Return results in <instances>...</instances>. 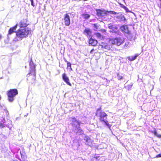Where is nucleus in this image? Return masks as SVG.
Masks as SVG:
<instances>
[{"label":"nucleus","instance_id":"nucleus-1","mask_svg":"<svg viewBox=\"0 0 161 161\" xmlns=\"http://www.w3.org/2000/svg\"><path fill=\"white\" fill-rule=\"evenodd\" d=\"M31 31V30L30 29L20 28L15 32L16 36L14 38L13 41L16 42L22 40L23 38L27 37Z\"/></svg>","mask_w":161,"mask_h":161},{"label":"nucleus","instance_id":"nucleus-2","mask_svg":"<svg viewBox=\"0 0 161 161\" xmlns=\"http://www.w3.org/2000/svg\"><path fill=\"white\" fill-rule=\"evenodd\" d=\"M100 108L97 109V112L96 113V116L99 117V119L100 122H104L105 124L107 126L109 129L110 128L111 125H110L106 120L108 115L104 111H102L98 112V111L101 110Z\"/></svg>","mask_w":161,"mask_h":161},{"label":"nucleus","instance_id":"nucleus-3","mask_svg":"<svg viewBox=\"0 0 161 161\" xmlns=\"http://www.w3.org/2000/svg\"><path fill=\"white\" fill-rule=\"evenodd\" d=\"M125 39L121 37H116L114 38H109L108 40L111 45H116L119 46L124 44L125 42Z\"/></svg>","mask_w":161,"mask_h":161},{"label":"nucleus","instance_id":"nucleus-4","mask_svg":"<svg viewBox=\"0 0 161 161\" xmlns=\"http://www.w3.org/2000/svg\"><path fill=\"white\" fill-rule=\"evenodd\" d=\"M18 93V92L16 89H10L7 92V93L8 101L11 102H13L14 100V97Z\"/></svg>","mask_w":161,"mask_h":161},{"label":"nucleus","instance_id":"nucleus-5","mask_svg":"<svg viewBox=\"0 0 161 161\" xmlns=\"http://www.w3.org/2000/svg\"><path fill=\"white\" fill-rule=\"evenodd\" d=\"M27 80L29 83L31 84H35L36 82V70L34 71H30L27 75Z\"/></svg>","mask_w":161,"mask_h":161},{"label":"nucleus","instance_id":"nucleus-6","mask_svg":"<svg viewBox=\"0 0 161 161\" xmlns=\"http://www.w3.org/2000/svg\"><path fill=\"white\" fill-rule=\"evenodd\" d=\"M101 47V48L108 50H111L112 51L116 50V48L113 47L111 45H109L106 43L102 42L99 45Z\"/></svg>","mask_w":161,"mask_h":161},{"label":"nucleus","instance_id":"nucleus-7","mask_svg":"<svg viewBox=\"0 0 161 161\" xmlns=\"http://www.w3.org/2000/svg\"><path fill=\"white\" fill-rule=\"evenodd\" d=\"M71 119H72L71 125L72 127L75 130L78 129L80 128V123L77 121L75 117H72Z\"/></svg>","mask_w":161,"mask_h":161},{"label":"nucleus","instance_id":"nucleus-8","mask_svg":"<svg viewBox=\"0 0 161 161\" xmlns=\"http://www.w3.org/2000/svg\"><path fill=\"white\" fill-rule=\"evenodd\" d=\"M29 25L28 23V19H22L19 23V25L20 28H25L27 27Z\"/></svg>","mask_w":161,"mask_h":161},{"label":"nucleus","instance_id":"nucleus-9","mask_svg":"<svg viewBox=\"0 0 161 161\" xmlns=\"http://www.w3.org/2000/svg\"><path fill=\"white\" fill-rule=\"evenodd\" d=\"M64 25L67 26L69 25L70 24V19L68 14H66L64 15Z\"/></svg>","mask_w":161,"mask_h":161},{"label":"nucleus","instance_id":"nucleus-10","mask_svg":"<svg viewBox=\"0 0 161 161\" xmlns=\"http://www.w3.org/2000/svg\"><path fill=\"white\" fill-rule=\"evenodd\" d=\"M97 15L99 17H103L105 16H107V12L104 10L97 9Z\"/></svg>","mask_w":161,"mask_h":161},{"label":"nucleus","instance_id":"nucleus-11","mask_svg":"<svg viewBox=\"0 0 161 161\" xmlns=\"http://www.w3.org/2000/svg\"><path fill=\"white\" fill-rule=\"evenodd\" d=\"M62 77L63 80L68 85L71 86L72 85L69 82V80L68 77L67 76L65 73H63L62 75Z\"/></svg>","mask_w":161,"mask_h":161},{"label":"nucleus","instance_id":"nucleus-12","mask_svg":"<svg viewBox=\"0 0 161 161\" xmlns=\"http://www.w3.org/2000/svg\"><path fill=\"white\" fill-rule=\"evenodd\" d=\"M98 42L97 40L91 37L88 41V43L89 45L95 47L97 45Z\"/></svg>","mask_w":161,"mask_h":161},{"label":"nucleus","instance_id":"nucleus-13","mask_svg":"<svg viewBox=\"0 0 161 161\" xmlns=\"http://www.w3.org/2000/svg\"><path fill=\"white\" fill-rule=\"evenodd\" d=\"M120 29L122 32H125L128 34L130 33V31L129 30L127 25H124L120 27Z\"/></svg>","mask_w":161,"mask_h":161},{"label":"nucleus","instance_id":"nucleus-14","mask_svg":"<svg viewBox=\"0 0 161 161\" xmlns=\"http://www.w3.org/2000/svg\"><path fill=\"white\" fill-rule=\"evenodd\" d=\"M17 26L18 24H16L14 26L10 28L8 31V35H11L14 32L15 33L17 31L16 30Z\"/></svg>","mask_w":161,"mask_h":161},{"label":"nucleus","instance_id":"nucleus-15","mask_svg":"<svg viewBox=\"0 0 161 161\" xmlns=\"http://www.w3.org/2000/svg\"><path fill=\"white\" fill-rule=\"evenodd\" d=\"M29 66H30V71H34L35 70H36V65L34 64L31 58H30V61L29 62Z\"/></svg>","mask_w":161,"mask_h":161},{"label":"nucleus","instance_id":"nucleus-16","mask_svg":"<svg viewBox=\"0 0 161 161\" xmlns=\"http://www.w3.org/2000/svg\"><path fill=\"white\" fill-rule=\"evenodd\" d=\"M83 33L89 37L91 36L92 32L89 29L86 28L84 31Z\"/></svg>","mask_w":161,"mask_h":161},{"label":"nucleus","instance_id":"nucleus-17","mask_svg":"<svg viewBox=\"0 0 161 161\" xmlns=\"http://www.w3.org/2000/svg\"><path fill=\"white\" fill-rule=\"evenodd\" d=\"M99 157V155L95 154L94 156L90 157L89 161H98L99 159H98Z\"/></svg>","mask_w":161,"mask_h":161},{"label":"nucleus","instance_id":"nucleus-18","mask_svg":"<svg viewBox=\"0 0 161 161\" xmlns=\"http://www.w3.org/2000/svg\"><path fill=\"white\" fill-rule=\"evenodd\" d=\"M95 35L98 39L100 40H104L105 39V36L101 35L100 33H96Z\"/></svg>","mask_w":161,"mask_h":161},{"label":"nucleus","instance_id":"nucleus-19","mask_svg":"<svg viewBox=\"0 0 161 161\" xmlns=\"http://www.w3.org/2000/svg\"><path fill=\"white\" fill-rule=\"evenodd\" d=\"M64 61L67 63V69H69L70 71H72L73 70V69L71 67V64L66 59H64Z\"/></svg>","mask_w":161,"mask_h":161},{"label":"nucleus","instance_id":"nucleus-20","mask_svg":"<svg viewBox=\"0 0 161 161\" xmlns=\"http://www.w3.org/2000/svg\"><path fill=\"white\" fill-rule=\"evenodd\" d=\"M108 28L110 29H111L113 30H117L118 27L116 25H113L111 24H110L108 25Z\"/></svg>","mask_w":161,"mask_h":161},{"label":"nucleus","instance_id":"nucleus-21","mask_svg":"<svg viewBox=\"0 0 161 161\" xmlns=\"http://www.w3.org/2000/svg\"><path fill=\"white\" fill-rule=\"evenodd\" d=\"M151 132L153 133L154 135L158 138H160L161 137V135L158 134L156 130L155 129H154L153 131H152Z\"/></svg>","mask_w":161,"mask_h":161},{"label":"nucleus","instance_id":"nucleus-22","mask_svg":"<svg viewBox=\"0 0 161 161\" xmlns=\"http://www.w3.org/2000/svg\"><path fill=\"white\" fill-rule=\"evenodd\" d=\"M138 56L137 54H136L134 56H131V57H127L128 59L130 61H133L135 60L136 58V57Z\"/></svg>","mask_w":161,"mask_h":161},{"label":"nucleus","instance_id":"nucleus-23","mask_svg":"<svg viewBox=\"0 0 161 161\" xmlns=\"http://www.w3.org/2000/svg\"><path fill=\"white\" fill-rule=\"evenodd\" d=\"M82 16L85 19H87L90 17V15L87 14H81Z\"/></svg>","mask_w":161,"mask_h":161},{"label":"nucleus","instance_id":"nucleus-24","mask_svg":"<svg viewBox=\"0 0 161 161\" xmlns=\"http://www.w3.org/2000/svg\"><path fill=\"white\" fill-rule=\"evenodd\" d=\"M121 7L122 8H124V9H125V11L126 12H130V11L129 10L128 8L126 7L125 6L121 4Z\"/></svg>","mask_w":161,"mask_h":161},{"label":"nucleus","instance_id":"nucleus-25","mask_svg":"<svg viewBox=\"0 0 161 161\" xmlns=\"http://www.w3.org/2000/svg\"><path fill=\"white\" fill-rule=\"evenodd\" d=\"M20 153L21 155V156L22 158H24L25 157H26V156H25V153L24 152V151H22L20 152Z\"/></svg>","mask_w":161,"mask_h":161},{"label":"nucleus","instance_id":"nucleus-26","mask_svg":"<svg viewBox=\"0 0 161 161\" xmlns=\"http://www.w3.org/2000/svg\"><path fill=\"white\" fill-rule=\"evenodd\" d=\"M107 16L108 15L109 13L111 14H116V13L114 11H107Z\"/></svg>","mask_w":161,"mask_h":161},{"label":"nucleus","instance_id":"nucleus-27","mask_svg":"<svg viewBox=\"0 0 161 161\" xmlns=\"http://www.w3.org/2000/svg\"><path fill=\"white\" fill-rule=\"evenodd\" d=\"M5 126V125L4 124V123H2L1 122H0V128H4Z\"/></svg>","mask_w":161,"mask_h":161},{"label":"nucleus","instance_id":"nucleus-28","mask_svg":"<svg viewBox=\"0 0 161 161\" xmlns=\"http://www.w3.org/2000/svg\"><path fill=\"white\" fill-rule=\"evenodd\" d=\"M95 49L94 48H92L90 51V53L92 54H94L95 53H94V52L95 51Z\"/></svg>","mask_w":161,"mask_h":161},{"label":"nucleus","instance_id":"nucleus-29","mask_svg":"<svg viewBox=\"0 0 161 161\" xmlns=\"http://www.w3.org/2000/svg\"><path fill=\"white\" fill-rule=\"evenodd\" d=\"M4 111L6 115L7 116H8V115L9 113L8 112V110L7 109H4Z\"/></svg>","mask_w":161,"mask_h":161},{"label":"nucleus","instance_id":"nucleus-30","mask_svg":"<svg viewBox=\"0 0 161 161\" xmlns=\"http://www.w3.org/2000/svg\"><path fill=\"white\" fill-rule=\"evenodd\" d=\"M85 140L87 142H88L90 140V138L88 137H86L85 139Z\"/></svg>","mask_w":161,"mask_h":161},{"label":"nucleus","instance_id":"nucleus-31","mask_svg":"<svg viewBox=\"0 0 161 161\" xmlns=\"http://www.w3.org/2000/svg\"><path fill=\"white\" fill-rule=\"evenodd\" d=\"M118 79L119 80H120L123 79V77L121 76H120L119 75H118Z\"/></svg>","mask_w":161,"mask_h":161},{"label":"nucleus","instance_id":"nucleus-32","mask_svg":"<svg viewBox=\"0 0 161 161\" xmlns=\"http://www.w3.org/2000/svg\"><path fill=\"white\" fill-rule=\"evenodd\" d=\"M158 5L159 8H161V0H159V2L158 4Z\"/></svg>","mask_w":161,"mask_h":161},{"label":"nucleus","instance_id":"nucleus-33","mask_svg":"<svg viewBox=\"0 0 161 161\" xmlns=\"http://www.w3.org/2000/svg\"><path fill=\"white\" fill-rule=\"evenodd\" d=\"M83 132V131L82 130L80 129H78V131H77V132H80V133H82Z\"/></svg>","mask_w":161,"mask_h":161},{"label":"nucleus","instance_id":"nucleus-34","mask_svg":"<svg viewBox=\"0 0 161 161\" xmlns=\"http://www.w3.org/2000/svg\"><path fill=\"white\" fill-rule=\"evenodd\" d=\"M30 1H31V5L33 6V7H34V3H33V0H30Z\"/></svg>","mask_w":161,"mask_h":161},{"label":"nucleus","instance_id":"nucleus-35","mask_svg":"<svg viewBox=\"0 0 161 161\" xmlns=\"http://www.w3.org/2000/svg\"><path fill=\"white\" fill-rule=\"evenodd\" d=\"M128 45V43H125V44L124 46L125 47L126 46V47H127Z\"/></svg>","mask_w":161,"mask_h":161},{"label":"nucleus","instance_id":"nucleus-36","mask_svg":"<svg viewBox=\"0 0 161 161\" xmlns=\"http://www.w3.org/2000/svg\"><path fill=\"white\" fill-rule=\"evenodd\" d=\"M2 38V35L0 33V40Z\"/></svg>","mask_w":161,"mask_h":161},{"label":"nucleus","instance_id":"nucleus-37","mask_svg":"<svg viewBox=\"0 0 161 161\" xmlns=\"http://www.w3.org/2000/svg\"><path fill=\"white\" fill-rule=\"evenodd\" d=\"M96 25V24H94V25Z\"/></svg>","mask_w":161,"mask_h":161}]
</instances>
